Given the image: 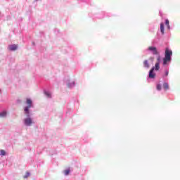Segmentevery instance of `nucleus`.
Instances as JSON below:
<instances>
[{
	"mask_svg": "<svg viewBox=\"0 0 180 180\" xmlns=\"http://www.w3.org/2000/svg\"><path fill=\"white\" fill-rule=\"evenodd\" d=\"M171 56H172V51L169 50L168 48H166L165 58H163V65H167L168 63L171 62Z\"/></svg>",
	"mask_w": 180,
	"mask_h": 180,
	"instance_id": "f257e3e1",
	"label": "nucleus"
},
{
	"mask_svg": "<svg viewBox=\"0 0 180 180\" xmlns=\"http://www.w3.org/2000/svg\"><path fill=\"white\" fill-rule=\"evenodd\" d=\"M161 63V56H158L157 58V62L153 68L155 71H158L160 70V63Z\"/></svg>",
	"mask_w": 180,
	"mask_h": 180,
	"instance_id": "f03ea898",
	"label": "nucleus"
},
{
	"mask_svg": "<svg viewBox=\"0 0 180 180\" xmlns=\"http://www.w3.org/2000/svg\"><path fill=\"white\" fill-rule=\"evenodd\" d=\"M148 50H149V51H151L155 56H158V54H160L158 50H157V48L155 46H149Z\"/></svg>",
	"mask_w": 180,
	"mask_h": 180,
	"instance_id": "7ed1b4c3",
	"label": "nucleus"
},
{
	"mask_svg": "<svg viewBox=\"0 0 180 180\" xmlns=\"http://www.w3.org/2000/svg\"><path fill=\"white\" fill-rule=\"evenodd\" d=\"M24 123L25 126H32V124H33V120L32 118L27 117L24 120Z\"/></svg>",
	"mask_w": 180,
	"mask_h": 180,
	"instance_id": "20e7f679",
	"label": "nucleus"
},
{
	"mask_svg": "<svg viewBox=\"0 0 180 180\" xmlns=\"http://www.w3.org/2000/svg\"><path fill=\"white\" fill-rule=\"evenodd\" d=\"M149 78H155V73H154V68H152L149 72Z\"/></svg>",
	"mask_w": 180,
	"mask_h": 180,
	"instance_id": "39448f33",
	"label": "nucleus"
},
{
	"mask_svg": "<svg viewBox=\"0 0 180 180\" xmlns=\"http://www.w3.org/2000/svg\"><path fill=\"white\" fill-rule=\"evenodd\" d=\"M9 50H11V51H15V50L18 49V45L16 44H13V45H10L8 46Z\"/></svg>",
	"mask_w": 180,
	"mask_h": 180,
	"instance_id": "423d86ee",
	"label": "nucleus"
},
{
	"mask_svg": "<svg viewBox=\"0 0 180 180\" xmlns=\"http://www.w3.org/2000/svg\"><path fill=\"white\" fill-rule=\"evenodd\" d=\"M143 65L146 68H150V64L148 63V60H144Z\"/></svg>",
	"mask_w": 180,
	"mask_h": 180,
	"instance_id": "0eeeda50",
	"label": "nucleus"
},
{
	"mask_svg": "<svg viewBox=\"0 0 180 180\" xmlns=\"http://www.w3.org/2000/svg\"><path fill=\"white\" fill-rule=\"evenodd\" d=\"M160 32L162 33V34H164V32H165V27H164V23H160Z\"/></svg>",
	"mask_w": 180,
	"mask_h": 180,
	"instance_id": "6e6552de",
	"label": "nucleus"
},
{
	"mask_svg": "<svg viewBox=\"0 0 180 180\" xmlns=\"http://www.w3.org/2000/svg\"><path fill=\"white\" fill-rule=\"evenodd\" d=\"M30 108H32L31 105H28L25 108L24 110L26 115H29V109H30Z\"/></svg>",
	"mask_w": 180,
	"mask_h": 180,
	"instance_id": "1a4fd4ad",
	"label": "nucleus"
},
{
	"mask_svg": "<svg viewBox=\"0 0 180 180\" xmlns=\"http://www.w3.org/2000/svg\"><path fill=\"white\" fill-rule=\"evenodd\" d=\"M165 25H166V26H167V29H169V30L171 29V27L169 26V20L168 19H167L165 20Z\"/></svg>",
	"mask_w": 180,
	"mask_h": 180,
	"instance_id": "9d476101",
	"label": "nucleus"
},
{
	"mask_svg": "<svg viewBox=\"0 0 180 180\" xmlns=\"http://www.w3.org/2000/svg\"><path fill=\"white\" fill-rule=\"evenodd\" d=\"M6 116V111L0 112V117H5Z\"/></svg>",
	"mask_w": 180,
	"mask_h": 180,
	"instance_id": "9b49d317",
	"label": "nucleus"
},
{
	"mask_svg": "<svg viewBox=\"0 0 180 180\" xmlns=\"http://www.w3.org/2000/svg\"><path fill=\"white\" fill-rule=\"evenodd\" d=\"M30 176V173L28 172H26L25 175L23 176L24 179H26V178H29Z\"/></svg>",
	"mask_w": 180,
	"mask_h": 180,
	"instance_id": "f8f14e48",
	"label": "nucleus"
},
{
	"mask_svg": "<svg viewBox=\"0 0 180 180\" xmlns=\"http://www.w3.org/2000/svg\"><path fill=\"white\" fill-rule=\"evenodd\" d=\"M27 105H28V106H32V100H30V98L27 99Z\"/></svg>",
	"mask_w": 180,
	"mask_h": 180,
	"instance_id": "ddd939ff",
	"label": "nucleus"
},
{
	"mask_svg": "<svg viewBox=\"0 0 180 180\" xmlns=\"http://www.w3.org/2000/svg\"><path fill=\"white\" fill-rule=\"evenodd\" d=\"M163 87L165 89H168L169 88V86L168 85V83H164Z\"/></svg>",
	"mask_w": 180,
	"mask_h": 180,
	"instance_id": "4468645a",
	"label": "nucleus"
},
{
	"mask_svg": "<svg viewBox=\"0 0 180 180\" xmlns=\"http://www.w3.org/2000/svg\"><path fill=\"white\" fill-rule=\"evenodd\" d=\"M6 152H5V150H0V155H6Z\"/></svg>",
	"mask_w": 180,
	"mask_h": 180,
	"instance_id": "2eb2a0df",
	"label": "nucleus"
},
{
	"mask_svg": "<svg viewBox=\"0 0 180 180\" xmlns=\"http://www.w3.org/2000/svg\"><path fill=\"white\" fill-rule=\"evenodd\" d=\"M64 174H65V175H69L70 174V169L64 170Z\"/></svg>",
	"mask_w": 180,
	"mask_h": 180,
	"instance_id": "dca6fc26",
	"label": "nucleus"
},
{
	"mask_svg": "<svg viewBox=\"0 0 180 180\" xmlns=\"http://www.w3.org/2000/svg\"><path fill=\"white\" fill-rule=\"evenodd\" d=\"M157 89H158V91H161V85L158 84Z\"/></svg>",
	"mask_w": 180,
	"mask_h": 180,
	"instance_id": "f3484780",
	"label": "nucleus"
},
{
	"mask_svg": "<svg viewBox=\"0 0 180 180\" xmlns=\"http://www.w3.org/2000/svg\"><path fill=\"white\" fill-rule=\"evenodd\" d=\"M46 96H48V98H51V95L49 94V93H45Z\"/></svg>",
	"mask_w": 180,
	"mask_h": 180,
	"instance_id": "a211bd4d",
	"label": "nucleus"
},
{
	"mask_svg": "<svg viewBox=\"0 0 180 180\" xmlns=\"http://www.w3.org/2000/svg\"><path fill=\"white\" fill-rule=\"evenodd\" d=\"M165 74L166 77H168V74H169L168 70H165Z\"/></svg>",
	"mask_w": 180,
	"mask_h": 180,
	"instance_id": "6ab92c4d",
	"label": "nucleus"
},
{
	"mask_svg": "<svg viewBox=\"0 0 180 180\" xmlns=\"http://www.w3.org/2000/svg\"><path fill=\"white\" fill-rule=\"evenodd\" d=\"M18 103H20V100H18Z\"/></svg>",
	"mask_w": 180,
	"mask_h": 180,
	"instance_id": "aec40b11",
	"label": "nucleus"
}]
</instances>
